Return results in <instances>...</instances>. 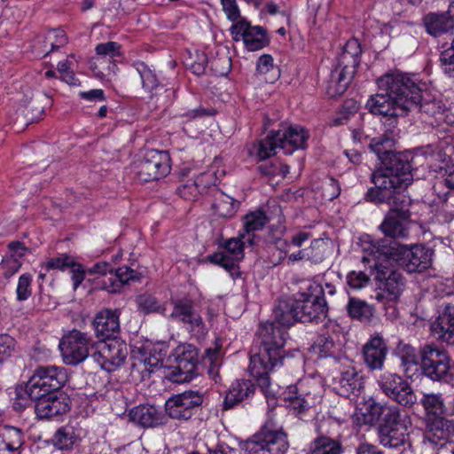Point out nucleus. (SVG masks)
I'll return each instance as SVG.
<instances>
[{
  "label": "nucleus",
  "mask_w": 454,
  "mask_h": 454,
  "mask_svg": "<svg viewBox=\"0 0 454 454\" xmlns=\"http://www.w3.org/2000/svg\"><path fill=\"white\" fill-rule=\"evenodd\" d=\"M415 155L411 151L395 152L382 159L380 167L371 173L374 184L368 189L365 200L376 205L389 201L393 196L403 195L414 180Z\"/></svg>",
  "instance_id": "f257e3e1"
},
{
  "label": "nucleus",
  "mask_w": 454,
  "mask_h": 454,
  "mask_svg": "<svg viewBox=\"0 0 454 454\" xmlns=\"http://www.w3.org/2000/svg\"><path fill=\"white\" fill-rule=\"evenodd\" d=\"M287 334V330L276 323H262L250 350V374L266 396L270 393V372L283 364Z\"/></svg>",
  "instance_id": "f03ea898"
},
{
  "label": "nucleus",
  "mask_w": 454,
  "mask_h": 454,
  "mask_svg": "<svg viewBox=\"0 0 454 454\" xmlns=\"http://www.w3.org/2000/svg\"><path fill=\"white\" fill-rule=\"evenodd\" d=\"M411 74L395 73L386 74L378 79L380 93L369 98L365 107L369 113L380 115L389 121V126L395 127L397 118L409 114L411 106L408 101Z\"/></svg>",
  "instance_id": "7ed1b4c3"
},
{
  "label": "nucleus",
  "mask_w": 454,
  "mask_h": 454,
  "mask_svg": "<svg viewBox=\"0 0 454 454\" xmlns=\"http://www.w3.org/2000/svg\"><path fill=\"white\" fill-rule=\"evenodd\" d=\"M364 420L370 425L378 423L379 442L386 448L397 449L409 440L411 419L408 413L396 404L369 400L365 403Z\"/></svg>",
  "instance_id": "20e7f679"
},
{
  "label": "nucleus",
  "mask_w": 454,
  "mask_h": 454,
  "mask_svg": "<svg viewBox=\"0 0 454 454\" xmlns=\"http://www.w3.org/2000/svg\"><path fill=\"white\" fill-rule=\"evenodd\" d=\"M372 254L376 259H391L407 272L414 273L432 266L434 250L422 244L408 247L395 240L380 239L372 244Z\"/></svg>",
  "instance_id": "39448f33"
},
{
  "label": "nucleus",
  "mask_w": 454,
  "mask_h": 454,
  "mask_svg": "<svg viewBox=\"0 0 454 454\" xmlns=\"http://www.w3.org/2000/svg\"><path fill=\"white\" fill-rule=\"evenodd\" d=\"M422 374L434 382L454 386V364L444 348L426 344L419 349Z\"/></svg>",
  "instance_id": "423d86ee"
},
{
  "label": "nucleus",
  "mask_w": 454,
  "mask_h": 454,
  "mask_svg": "<svg viewBox=\"0 0 454 454\" xmlns=\"http://www.w3.org/2000/svg\"><path fill=\"white\" fill-rule=\"evenodd\" d=\"M374 263V279L379 293L376 300L379 301L395 303L405 286V278L402 272L390 262L391 259L381 257Z\"/></svg>",
  "instance_id": "0eeeda50"
},
{
  "label": "nucleus",
  "mask_w": 454,
  "mask_h": 454,
  "mask_svg": "<svg viewBox=\"0 0 454 454\" xmlns=\"http://www.w3.org/2000/svg\"><path fill=\"white\" fill-rule=\"evenodd\" d=\"M384 203L389 205L390 208L380 225L381 231L394 239L408 237L411 223V199L405 195H395Z\"/></svg>",
  "instance_id": "6e6552de"
},
{
  "label": "nucleus",
  "mask_w": 454,
  "mask_h": 454,
  "mask_svg": "<svg viewBox=\"0 0 454 454\" xmlns=\"http://www.w3.org/2000/svg\"><path fill=\"white\" fill-rule=\"evenodd\" d=\"M330 376L333 389L340 396L349 398L358 395L364 388L363 377L347 357L330 360Z\"/></svg>",
  "instance_id": "1a4fd4ad"
},
{
  "label": "nucleus",
  "mask_w": 454,
  "mask_h": 454,
  "mask_svg": "<svg viewBox=\"0 0 454 454\" xmlns=\"http://www.w3.org/2000/svg\"><path fill=\"white\" fill-rule=\"evenodd\" d=\"M67 381L66 368L57 365H38L24 385V395L61 392Z\"/></svg>",
  "instance_id": "9d476101"
},
{
  "label": "nucleus",
  "mask_w": 454,
  "mask_h": 454,
  "mask_svg": "<svg viewBox=\"0 0 454 454\" xmlns=\"http://www.w3.org/2000/svg\"><path fill=\"white\" fill-rule=\"evenodd\" d=\"M207 391L189 389L173 395L165 403L166 414L173 419L189 421L202 409Z\"/></svg>",
  "instance_id": "9b49d317"
},
{
  "label": "nucleus",
  "mask_w": 454,
  "mask_h": 454,
  "mask_svg": "<svg viewBox=\"0 0 454 454\" xmlns=\"http://www.w3.org/2000/svg\"><path fill=\"white\" fill-rule=\"evenodd\" d=\"M95 340L88 333L73 329L66 333L59 340V348L67 365H78L91 357Z\"/></svg>",
  "instance_id": "f8f14e48"
},
{
  "label": "nucleus",
  "mask_w": 454,
  "mask_h": 454,
  "mask_svg": "<svg viewBox=\"0 0 454 454\" xmlns=\"http://www.w3.org/2000/svg\"><path fill=\"white\" fill-rule=\"evenodd\" d=\"M322 292L321 285L309 283L304 292L295 294L300 322L318 324L327 317V302L318 296Z\"/></svg>",
  "instance_id": "ddd939ff"
},
{
  "label": "nucleus",
  "mask_w": 454,
  "mask_h": 454,
  "mask_svg": "<svg viewBox=\"0 0 454 454\" xmlns=\"http://www.w3.org/2000/svg\"><path fill=\"white\" fill-rule=\"evenodd\" d=\"M289 448L287 434L283 429L263 427L245 442L247 454H285Z\"/></svg>",
  "instance_id": "4468645a"
},
{
  "label": "nucleus",
  "mask_w": 454,
  "mask_h": 454,
  "mask_svg": "<svg viewBox=\"0 0 454 454\" xmlns=\"http://www.w3.org/2000/svg\"><path fill=\"white\" fill-rule=\"evenodd\" d=\"M128 346L120 338L95 341L91 358L103 369L113 372L121 367L128 356Z\"/></svg>",
  "instance_id": "2eb2a0df"
},
{
  "label": "nucleus",
  "mask_w": 454,
  "mask_h": 454,
  "mask_svg": "<svg viewBox=\"0 0 454 454\" xmlns=\"http://www.w3.org/2000/svg\"><path fill=\"white\" fill-rule=\"evenodd\" d=\"M378 385L384 395L399 407L412 408L417 403L411 384L398 373L385 372L380 376Z\"/></svg>",
  "instance_id": "dca6fc26"
},
{
  "label": "nucleus",
  "mask_w": 454,
  "mask_h": 454,
  "mask_svg": "<svg viewBox=\"0 0 454 454\" xmlns=\"http://www.w3.org/2000/svg\"><path fill=\"white\" fill-rule=\"evenodd\" d=\"M133 168L140 182L147 183L162 178L171 169L169 153L167 151L148 150L143 158L134 163Z\"/></svg>",
  "instance_id": "f3484780"
},
{
  "label": "nucleus",
  "mask_w": 454,
  "mask_h": 454,
  "mask_svg": "<svg viewBox=\"0 0 454 454\" xmlns=\"http://www.w3.org/2000/svg\"><path fill=\"white\" fill-rule=\"evenodd\" d=\"M247 243L246 234L239 232L236 238L226 239L221 247L222 252H215L207 256V261L223 267L233 278L239 277V262L244 258V247Z\"/></svg>",
  "instance_id": "a211bd4d"
},
{
  "label": "nucleus",
  "mask_w": 454,
  "mask_h": 454,
  "mask_svg": "<svg viewBox=\"0 0 454 454\" xmlns=\"http://www.w3.org/2000/svg\"><path fill=\"white\" fill-rule=\"evenodd\" d=\"M172 357L176 365L171 369L168 379L176 383L188 382L198 375L199 350L192 344L177 346Z\"/></svg>",
  "instance_id": "6ab92c4d"
},
{
  "label": "nucleus",
  "mask_w": 454,
  "mask_h": 454,
  "mask_svg": "<svg viewBox=\"0 0 454 454\" xmlns=\"http://www.w3.org/2000/svg\"><path fill=\"white\" fill-rule=\"evenodd\" d=\"M34 403L35 414L38 420H51L61 417L71 410L72 401L65 392L29 395Z\"/></svg>",
  "instance_id": "aec40b11"
},
{
  "label": "nucleus",
  "mask_w": 454,
  "mask_h": 454,
  "mask_svg": "<svg viewBox=\"0 0 454 454\" xmlns=\"http://www.w3.org/2000/svg\"><path fill=\"white\" fill-rule=\"evenodd\" d=\"M422 85L423 84L416 75H411L408 101H412L411 103L415 106H411L409 113L416 112L424 114L434 118L436 125H439L445 121V113L447 108L440 100L423 99Z\"/></svg>",
  "instance_id": "412c9836"
},
{
  "label": "nucleus",
  "mask_w": 454,
  "mask_h": 454,
  "mask_svg": "<svg viewBox=\"0 0 454 454\" xmlns=\"http://www.w3.org/2000/svg\"><path fill=\"white\" fill-rule=\"evenodd\" d=\"M230 32L232 40L242 41L245 48L249 51L262 50L270 43V37L266 28L261 26H253L246 19L233 23Z\"/></svg>",
  "instance_id": "4be33fe9"
},
{
  "label": "nucleus",
  "mask_w": 454,
  "mask_h": 454,
  "mask_svg": "<svg viewBox=\"0 0 454 454\" xmlns=\"http://www.w3.org/2000/svg\"><path fill=\"white\" fill-rule=\"evenodd\" d=\"M173 310L170 317L183 323L186 329L198 336H203L207 333L201 316L195 311L194 303L189 299H178L173 302Z\"/></svg>",
  "instance_id": "5701e85b"
},
{
  "label": "nucleus",
  "mask_w": 454,
  "mask_h": 454,
  "mask_svg": "<svg viewBox=\"0 0 454 454\" xmlns=\"http://www.w3.org/2000/svg\"><path fill=\"white\" fill-rule=\"evenodd\" d=\"M430 333L438 342L454 345V305L446 303L430 325Z\"/></svg>",
  "instance_id": "b1692460"
},
{
  "label": "nucleus",
  "mask_w": 454,
  "mask_h": 454,
  "mask_svg": "<svg viewBox=\"0 0 454 454\" xmlns=\"http://www.w3.org/2000/svg\"><path fill=\"white\" fill-rule=\"evenodd\" d=\"M276 136L280 144V150L285 154H292L297 150L306 149L309 138V131L297 124L282 126L276 130Z\"/></svg>",
  "instance_id": "393cba45"
},
{
  "label": "nucleus",
  "mask_w": 454,
  "mask_h": 454,
  "mask_svg": "<svg viewBox=\"0 0 454 454\" xmlns=\"http://www.w3.org/2000/svg\"><path fill=\"white\" fill-rule=\"evenodd\" d=\"M92 325L95 335L99 340L119 338L121 333L120 311L103 309L96 314Z\"/></svg>",
  "instance_id": "a878e982"
},
{
  "label": "nucleus",
  "mask_w": 454,
  "mask_h": 454,
  "mask_svg": "<svg viewBox=\"0 0 454 454\" xmlns=\"http://www.w3.org/2000/svg\"><path fill=\"white\" fill-rule=\"evenodd\" d=\"M288 412L302 419L311 408L310 394L304 389V384L298 382L288 386L283 393Z\"/></svg>",
  "instance_id": "bb28decb"
},
{
  "label": "nucleus",
  "mask_w": 454,
  "mask_h": 454,
  "mask_svg": "<svg viewBox=\"0 0 454 454\" xmlns=\"http://www.w3.org/2000/svg\"><path fill=\"white\" fill-rule=\"evenodd\" d=\"M426 31L434 37L441 36L454 29V2L446 12H429L423 17Z\"/></svg>",
  "instance_id": "cd10ccee"
},
{
  "label": "nucleus",
  "mask_w": 454,
  "mask_h": 454,
  "mask_svg": "<svg viewBox=\"0 0 454 454\" xmlns=\"http://www.w3.org/2000/svg\"><path fill=\"white\" fill-rule=\"evenodd\" d=\"M426 429L424 437L434 445L442 447L454 434V423L445 416L427 419L425 420Z\"/></svg>",
  "instance_id": "c85d7f7f"
},
{
  "label": "nucleus",
  "mask_w": 454,
  "mask_h": 454,
  "mask_svg": "<svg viewBox=\"0 0 454 454\" xmlns=\"http://www.w3.org/2000/svg\"><path fill=\"white\" fill-rule=\"evenodd\" d=\"M388 348L386 340L380 335L372 337L363 348L364 364L370 370L383 368Z\"/></svg>",
  "instance_id": "c756f323"
},
{
  "label": "nucleus",
  "mask_w": 454,
  "mask_h": 454,
  "mask_svg": "<svg viewBox=\"0 0 454 454\" xmlns=\"http://www.w3.org/2000/svg\"><path fill=\"white\" fill-rule=\"evenodd\" d=\"M129 419L142 427H155L165 423L164 413L154 405H138L129 413Z\"/></svg>",
  "instance_id": "7c9ffc66"
},
{
  "label": "nucleus",
  "mask_w": 454,
  "mask_h": 454,
  "mask_svg": "<svg viewBox=\"0 0 454 454\" xmlns=\"http://www.w3.org/2000/svg\"><path fill=\"white\" fill-rule=\"evenodd\" d=\"M255 391L254 384L249 380H239L233 382L226 393L223 409L230 410L240 403L252 398Z\"/></svg>",
  "instance_id": "2f4dec72"
},
{
  "label": "nucleus",
  "mask_w": 454,
  "mask_h": 454,
  "mask_svg": "<svg viewBox=\"0 0 454 454\" xmlns=\"http://www.w3.org/2000/svg\"><path fill=\"white\" fill-rule=\"evenodd\" d=\"M362 48L356 38L347 41L337 58V66L345 72L355 74L361 61Z\"/></svg>",
  "instance_id": "473e14b6"
},
{
  "label": "nucleus",
  "mask_w": 454,
  "mask_h": 454,
  "mask_svg": "<svg viewBox=\"0 0 454 454\" xmlns=\"http://www.w3.org/2000/svg\"><path fill=\"white\" fill-rule=\"evenodd\" d=\"M297 307L295 297L291 300H279L273 310L275 320L272 323H276L287 330L294 324L300 321V313Z\"/></svg>",
  "instance_id": "72a5a7b5"
},
{
  "label": "nucleus",
  "mask_w": 454,
  "mask_h": 454,
  "mask_svg": "<svg viewBox=\"0 0 454 454\" xmlns=\"http://www.w3.org/2000/svg\"><path fill=\"white\" fill-rule=\"evenodd\" d=\"M208 176L205 173L199 175L194 180H188L185 184L177 187V194L189 201H196L201 195L211 192Z\"/></svg>",
  "instance_id": "f704fd0d"
},
{
  "label": "nucleus",
  "mask_w": 454,
  "mask_h": 454,
  "mask_svg": "<svg viewBox=\"0 0 454 454\" xmlns=\"http://www.w3.org/2000/svg\"><path fill=\"white\" fill-rule=\"evenodd\" d=\"M114 271V274L103 282L104 289L111 294L119 293L123 285L129 281H140L143 277L141 273L128 266L120 267Z\"/></svg>",
  "instance_id": "c9c22d12"
},
{
  "label": "nucleus",
  "mask_w": 454,
  "mask_h": 454,
  "mask_svg": "<svg viewBox=\"0 0 454 454\" xmlns=\"http://www.w3.org/2000/svg\"><path fill=\"white\" fill-rule=\"evenodd\" d=\"M209 193L214 197L212 208L219 217L230 218L236 214L239 205L236 200L223 193L215 185L211 187Z\"/></svg>",
  "instance_id": "e433bc0d"
},
{
  "label": "nucleus",
  "mask_w": 454,
  "mask_h": 454,
  "mask_svg": "<svg viewBox=\"0 0 454 454\" xmlns=\"http://www.w3.org/2000/svg\"><path fill=\"white\" fill-rule=\"evenodd\" d=\"M161 366L160 360L156 356H145L135 358L130 368V375L140 381L148 380L152 373Z\"/></svg>",
  "instance_id": "4c0bfd02"
},
{
  "label": "nucleus",
  "mask_w": 454,
  "mask_h": 454,
  "mask_svg": "<svg viewBox=\"0 0 454 454\" xmlns=\"http://www.w3.org/2000/svg\"><path fill=\"white\" fill-rule=\"evenodd\" d=\"M269 221V216L261 209L249 212L243 217V231L240 232L246 234L249 246L254 245V231L262 230Z\"/></svg>",
  "instance_id": "58836bf2"
},
{
  "label": "nucleus",
  "mask_w": 454,
  "mask_h": 454,
  "mask_svg": "<svg viewBox=\"0 0 454 454\" xmlns=\"http://www.w3.org/2000/svg\"><path fill=\"white\" fill-rule=\"evenodd\" d=\"M280 149L277 140L276 130H270L265 138L254 143L249 148V154L260 160H264L276 154V149Z\"/></svg>",
  "instance_id": "ea45409f"
},
{
  "label": "nucleus",
  "mask_w": 454,
  "mask_h": 454,
  "mask_svg": "<svg viewBox=\"0 0 454 454\" xmlns=\"http://www.w3.org/2000/svg\"><path fill=\"white\" fill-rule=\"evenodd\" d=\"M354 74L345 72L344 70L335 67L327 81L326 94L331 98L342 95L348 89L353 79Z\"/></svg>",
  "instance_id": "a19ab883"
},
{
  "label": "nucleus",
  "mask_w": 454,
  "mask_h": 454,
  "mask_svg": "<svg viewBox=\"0 0 454 454\" xmlns=\"http://www.w3.org/2000/svg\"><path fill=\"white\" fill-rule=\"evenodd\" d=\"M0 450L14 452L20 450L25 443L23 431L19 427L12 426H4L0 430Z\"/></svg>",
  "instance_id": "79ce46f5"
},
{
  "label": "nucleus",
  "mask_w": 454,
  "mask_h": 454,
  "mask_svg": "<svg viewBox=\"0 0 454 454\" xmlns=\"http://www.w3.org/2000/svg\"><path fill=\"white\" fill-rule=\"evenodd\" d=\"M395 143L396 139L394 130L388 129L379 137L372 138L369 144V148L376 153L381 163L384 157L387 154L395 153L392 150L395 147Z\"/></svg>",
  "instance_id": "37998d69"
},
{
  "label": "nucleus",
  "mask_w": 454,
  "mask_h": 454,
  "mask_svg": "<svg viewBox=\"0 0 454 454\" xmlns=\"http://www.w3.org/2000/svg\"><path fill=\"white\" fill-rule=\"evenodd\" d=\"M137 73L140 75L143 88L153 94H157L159 90L163 89V85L160 83L155 69L149 67L145 62L137 61L133 64Z\"/></svg>",
  "instance_id": "c03bdc74"
},
{
  "label": "nucleus",
  "mask_w": 454,
  "mask_h": 454,
  "mask_svg": "<svg viewBox=\"0 0 454 454\" xmlns=\"http://www.w3.org/2000/svg\"><path fill=\"white\" fill-rule=\"evenodd\" d=\"M343 447L339 440L321 434L310 444L309 454H342Z\"/></svg>",
  "instance_id": "a18cd8bd"
},
{
  "label": "nucleus",
  "mask_w": 454,
  "mask_h": 454,
  "mask_svg": "<svg viewBox=\"0 0 454 454\" xmlns=\"http://www.w3.org/2000/svg\"><path fill=\"white\" fill-rule=\"evenodd\" d=\"M346 309L348 317L361 322L370 321L374 313V309L372 305L356 297L348 299Z\"/></svg>",
  "instance_id": "49530a36"
},
{
  "label": "nucleus",
  "mask_w": 454,
  "mask_h": 454,
  "mask_svg": "<svg viewBox=\"0 0 454 454\" xmlns=\"http://www.w3.org/2000/svg\"><path fill=\"white\" fill-rule=\"evenodd\" d=\"M421 404L425 410V420L428 418H439L445 416L446 407L441 394H426L421 399Z\"/></svg>",
  "instance_id": "de8ad7c7"
},
{
  "label": "nucleus",
  "mask_w": 454,
  "mask_h": 454,
  "mask_svg": "<svg viewBox=\"0 0 454 454\" xmlns=\"http://www.w3.org/2000/svg\"><path fill=\"white\" fill-rule=\"evenodd\" d=\"M78 436L71 425L60 427L54 434L51 442L53 445L61 450H68L76 442Z\"/></svg>",
  "instance_id": "09e8293b"
},
{
  "label": "nucleus",
  "mask_w": 454,
  "mask_h": 454,
  "mask_svg": "<svg viewBox=\"0 0 454 454\" xmlns=\"http://www.w3.org/2000/svg\"><path fill=\"white\" fill-rule=\"evenodd\" d=\"M221 346H216L214 348H207L203 357V364L207 368V373L211 380L215 382L220 380V359L219 352Z\"/></svg>",
  "instance_id": "8fccbe9b"
},
{
  "label": "nucleus",
  "mask_w": 454,
  "mask_h": 454,
  "mask_svg": "<svg viewBox=\"0 0 454 454\" xmlns=\"http://www.w3.org/2000/svg\"><path fill=\"white\" fill-rule=\"evenodd\" d=\"M395 355L401 360L403 372L408 375L411 367L418 365L415 348L410 344L400 341L395 350Z\"/></svg>",
  "instance_id": "3c124183"
},
{
  "label": "nucleus",
  "mask_w": 454,
  "mask_h": 454,
  "mask_svg": "<svg viewBox=\"0 0 454 454\" xmlns=\"http://www.w3.org/2000/svg\"><path fill=\"white\" fill-rule=\"evenodd\" d=\"M306 249L307 261L312 263H321L330 252L329 245L322 239H316L311 241L310 246Z\"/></svg>",
  "instance_id": "603ef678"
},
{
  "label": "nucleus",
  "mask_w": 454,
  "mask_h": 454,
  "mask_svg": "<svg viewBox=\"0 0 454 454\" xmlns=\"http://www.w3.org/2000/svg\"><path fill=\"white\" fill-rule=\"evenodd\" d=\"M336 349L335 341L328 333L317 336L311 346V350L320 356H333Z\"/></svg>",
  "instance_id": "864d4df0"
},
{
  "label": "nucleus",
  "mask_w": 454,
  "mask_h": 454,
  "mask_svg": "<svg viewBox=\"0 0 454 454\" xmlns=\"http://www.w3.org/2000/svg\"><path fill=\"white\" fill-rule=\"evenodd\" d=\"M136 303L140 311L145 314L160 313L163 314L165 307L161 305L156 297L150 294H142L136 299Z\"/></svg>",
  "instance_id": "5fc2aeb1"
},
{
  "label": "nucleus",
  "mask_w": 454,
  "mask_h": 454,
  "mask_svg": "<svg viewBox=\"0 0 454 454\" xmlns=\"http://www.w3.org/2000/svg\"><path fill=\"white\" fill-rule=\"evenodd\" d=\"M372 270H351L347 274L346 281L348 286L355 290L362 289L371 283Z\"/></svg>",
  "instance_id": "6e6d98bb"
},
{
  "label": "nucleus",
  "mask_w": 454,
  "mask_h": 454,
  "mask_svg": "<svg viewBox=\"0 0 454 454\" xmlns=\"http://www.w3.org/2000/svg\"><path fill=\"white\" fill-rule=\"evenodd\" d=\"M75 259L67 254H60L58 256L49 258L47 262L43 264V268L49 271L51 270H66L72 266Z\"/></svg>",
  "instance_id": "4d7b16f0"
},
{
  "label": "nucleus",
  "mask_w": 454,
  "mask_h": 454,
  "mask_svg": "<svg viewBox=\"0 0 454 454\" xmlns=\"http://www.w3.org/2000/svg\"><path fill=\"white\" fill-rule=\"evenodd\" d=\"M207 62V54L203 51H196L194 54H191L186 60V66L194 74L201 75L206 71Z\"/></svg>",
  "instance_id": "13d9d810"
},
{
  "label": "nucleus",
  "mask_w": 454,
  "mask_h": 454,
  "mask_svg": "<svg viewBox=\"0 0 454 454\" xmlns=\"http://www.w3.org/2000/svg\"><path fill=\"white\" fill-rule=\"evenodd\" d=\"M45 43H49L51 49L46 52L48 55L50 52L57 51L60 47L66 45L68 42L66 32L60 28L51 29L45 35Z\"/></svg>",
  "instance_id": "bf43d9fd"
},
{
  "label": "nucleus",
  "mask_w": 454,
  "mask_h": 454,
  "mask_svg": "<svg viewBox=\"0 0 454 454\" xmlns=\"http://www.w3.org/2000/svg\"><path fill=\"white\" fill-rule=\"evenodd\" d=\"M16 340L7 333L0 334V366L15 353Z\"/></svg>",
  "instance_id": "052dcab7"
},
{
  "label": "nucleus",
  "mask_w": 454,
  "mask_h": 454,
  "mask_svg": "<svg viewBox=\"0 0 454 454\" xmlns=\"http://www.w3.org/2000/svg\"><path fill=\"white\" fill-rule=\"evenodd\" d=\"M441 67L449 77L454 78V39L440 54Z\"/></svg>",
  "instance_id": "680f3d73"
},
{
  "label": "nucleus",
  "mask_w": 454,
  "mask_h": 454,
  "mask_svg": "<svg viewBox=\"0 0 454 454\" xmlns=\"http://www.w3.org/2000/svg\"><path fill=\"white\" fill-rule=\"evenodd\" d=\"M32 276L29 273L22 274L19 278L16 289L17 300L20 301L27 300L32 294L31 289Z\"/></svg>",
  "instance_id": "e2e57ef3"
},
{
  "label": "nucleus",
  "mask_w": 454,
  "mask_h": 454,
  "mask_svg": "<svg viewBox=\"0 0 454 454\" xmlns=\"http://www.w3.org/2000/svg\"><path fill=\"white\" fill-rule=\"evenodd\" d=\"M340 194L339 182L333 177L327 178L322 184V196L326 200H333Z\"/></svg>",
  "instance_id": "0e129e2a"
},
{
  "label": "nucleus",
  "mask_w": 454,
  "mask_h": 454,
  "mask_svg": "<svg viewBox=\"0 0 454 454\" xmlns=\"http://www.w3.org/2000/svg\"><path fill=\"white\" fill-rule=\"evenodd\" d=\"M121 45L116 42H107L98 43L96 46V53L100 57H109L111 59L121 55Z\"/></svg>",
  "instance_id": "69168bd1"
},
{
  "label": "nucleus",
  "mask_w": 454,
  "mask_h": 454,
  "mask_svg": "<svg viewBox=\"0 0 454 454\" xmlns=\"http://www.w3.org/2000/svg\"><path fill=\"white\" fill-rule=\"evenodd\" d=\"M1 266L4 270L3 273L4 278H9L20 270L21 262L13 256H5L2 260Z\"/></svg>",
  "instance_id": "338daca9"
},
{
  "label": "nucleus",
  "mask_w": 454,
  "mask_h": 454,
  "mask_svg": "<svg viewBox=\"0 0 454 454\" xmlns=\"http://www.w3.org/2000/svg\"><path fill=\"white\" fill-rule=\"evenodd\" d=\"M221 3L223 10L230 20L235 23L242 19L236 0H221Z\"/></svg>",
  "instance_id": "774afa93"
}]
</instances>
